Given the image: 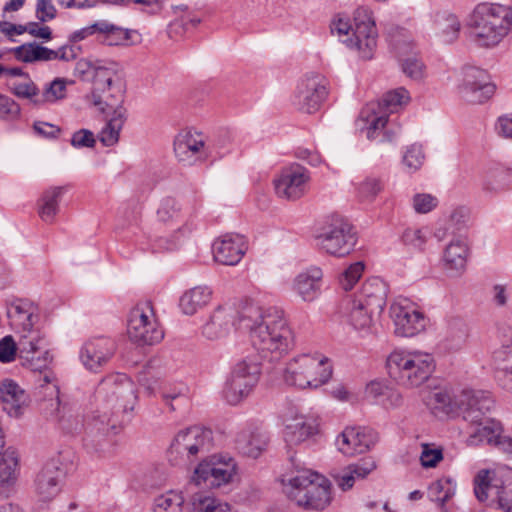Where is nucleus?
Segmentation results:
<instances>
[{
	"instance_id": "b1692460",
	"label": "nucleus",
	"mask_w": 512,
	"mask_h": 512,
	"mask_svg": "<svg viewBox=\"0 0 512 512\" xmlns=\"http://www.w3.org/2000/svg\"><path fill=\"white\" fill-rule=\"evenodd\" d=\"M12 51L17 60L25 63L51 60L69 62L77 57L76 49L70 45H64L53 50L33 42L23 44Z\"/></svg>"
},
{
	"instance_id": "cd10ccee",
	"label": "nucleus",
	"mask_w": 512,
	"mask_h": 512,
	"mask_svg": "<svg viewBox=\"0 0 512 512\" xmlns=\"http://www.w3.org/2000/svg\"><path fill=\"white\" fill-rule=\"evenodd\" d=\"M0 399L4 411L15 418L21 417L30 404L28 393L11 379L0 383Z\"/></svg>"
},
{
	"instance_id": "58836bf2",
	"label": "nucleus",
	"mask_w": 512,
	"mask_h": 512,
	"mask_svg": "<svg viewBox=\"0 0 512 512\" xmlns=\"http://www.w3.org/2000/svg\"><path fill=\"white\" fill-rule=\"evenodd\" d=\"M461 24L458 18L449 13L436 14L433 22V30L438 40L444 44L454 42L460 33Z\"/></svg>"
},
{
	"instance_id": "72a5a7b5",
	"label": "nucleus",
	"mask_w": 512,
	"mask_h": 512,
	"mask_svg": "<svg viewBox=\"0 0 512 512\" xmlns=\"http://www.w3.org/2000/svg\"><path fill=\"white\" fill-rule=\"evenodd\" d=\"M101 390L111 391L112 396L117 402H120L124 410L132 409L137 399L135 385L125 374H119L106 380L102 384Z\"/></svg>"
},
{
	"instance_id": "bb28decb",
	"label": "nucleus",
	"mask_w": 512,
	"mask_h": 512,
	"mask_svg": "<svg viewBox=\"0 0 512 512\" xmlns=\"http://www.w3.org/2000/svg\"><path fill=\"white\" fill-rule=\"evenodd\" d=\"M284 437L289 444H299L317 431V422L313 417L301 414L295 408L289 409L284 416Z\"/></svg>"
},
{
	"instance_id": "49530a36",
	"label": "nucleus",
	"mask_w": 512,
	"mask_h": 512,
	"mask_svg": "<svg viewBox=\"0 0 512 512\" xmlns=\"http://www.w3.org/2000/svg\"><path fill=\"white\" fill-rule=\"evenodd\" d=\"M117 72V64L114 62L98 61L95 66L91 80L93 82L92 91L105 92L106 88L113 89V79Z\"/></svg>"
},
{
	"instance_id": "f03ea898",
	"label": "nucleus",
	"mask_w": 512,
	"mask_h": 512,
	"mask_svg": "<svg viewBox=\"0 0 512 512\" xmlns=\"http://www.w3.org/2000/svg\"><path fill=\"white\" fill-rule=\"evenodd\" d=\"M386 297L385 283L376 277L368 279L359 291L344 299L342 316L355 331L367 334L383 312Z\"/></svg>"
},
{
	"instance_id": "0e129e2a",
	"label": "nucleus",
	"mask_w": 512,
	"mask_h": 512,
	"mask_svg": "<svg viewBox=\"0 0 512 512\" xmlns=\"http://www.w3.org/2000/svg\"><path fill=\"white\" fill-rule=\"evenodd\" d=\"M412 204L416 213L425 214L436 208L438 199L431 194L418 193L413 196Z\"/></svg>"
},
{
	"instance_id": "a878e982",
	"label": "nucleus",
	"mask_w": 512,
	"mask_h": 512,
	"mask_svg": "<svg viewBox=\"0 0 512 512\" xmlns=\"http://www.w3.org/2000/svg\"><path fill=\"white\" fill-rule=\"evenodd\" d=\"M377 441V434L364 427H347L337 437L338 450L346 456H354L366 452Z\"/></svg>"
},
{
	"instance_id": "338daca9",
	"label": "nucleus",
	"mask_w": 512,
	"mask_h": 512,
	"mask_svg": "<svg viewBox=\"0 0 512 512\" xmlns=\"http://www.w3.org/2000/svg\"><path fill=\"white\" fill-rule=\"evenodd\" d=\"M403 72L414 80H419L424 76V64L416 57H406L401 59Z\"/></svg>"
},
{
	"instance_id": "f704fd0d",
	"label": "nucleus",
	"mask_w": 512,
	"mask_h": 512,
	"mask_svg": "<svg viewBox=\"0 0 512 512\" xmlns=\"http://www.w3.org/2000/svg\"><path fill=\"white\" fill-rule=\"evenodd\" d=\"M62 471L55 462L47 463L36 478V490L41 500L49 501L60 491Z\"/></svg>"
},
{
	"instance_id": "bf43d9fd",
	"label": "nucleus",
	"mask_w": 512,
	"mask_h": 512,
	"mask_svg": "<svg viewBox=\"0 0 512 512\" xmlns=\"http://www.w3.org/2000/svg\"><path fill=\"white\" fill-rule=\"evenodd\" d=\"M426 228L408 227L402 234V241L406 246L416 250H423L428 237Z\"/></svg>"
},
{
	"instance_id": "f8f14e48",
	"label": "nucleus",
	"mask_w": 512,
	"mask_h": 512,
	"mask_svg": "<svg viewBox=\"0 0 512 512\" xmlns=\"http://www.w3.org/2000/svg\"><path fill=\"white\" fill-rule=\"evenodd\" d=\"M356 242L353 226L340 215L330 216L317 236L318 246L336 257L348 255L354 249Z\"/></svg>"
},
{
	"instance_id": "aec40b11",
	"label": "nucleus",
	"mask_w": 512,
	"mask_h": 512,
	"mask_svg": "<svg viewBox=\"0 0 512 512\" xmlns=\"http://www.w3.org/2000/svg\"><path fill=\"white\" fill-rule=\"evenodd\" d=\"M496 86L490 81L488 73L480 68L463 69V79L459 86L460 97L470 104H481L495 93Z\"/></svg>"
},
{
	"instance_id": "5fc2aeb1",
	"label": "nucleus",
	"mask_w": 512,
	"mask_h": 512,
	"mask_svg": "<svg viewBox=\"0 0 512 512\" xmlns=\"http://www.w3.org/2000/svg\"><path fill=\"white\" fill-rule=\"evenodd\" d=\"M455 490L456 484L452 479L442 478L431 483L428 491L432 500L438 502L443 508L445 503L453 497Z\"/></svg>"
},
{
	"instance_id": "774afa93",
	"label": "nucleus",
	"mask_w": 512,
	"mask_h": 512,
	"mask_svg": "<svg viewBox=\"0 0 512 512\" xmlns=\"http://www.w3.org/2000/svg\"><path fill=\"white\" fill-rule=\"evenodd\" d=\"M18 353V342L16 343L12 336H5L0 340V361L9 363L15 359Z\"/></svg>"
},
{
	"instance_id": "a18cd8bd",
	"label": "nucleus",
	"mask_w": 512,
	"mask_h": 512,
	"mask_svg": "<svg viewBox=\"0 0 512 512\" xmlns=\"http://www.w3.org/2000/svg\"><path fill=\"white\" fill-rule=\"evenodd\" d=\"M511 179L512 169L502 166L490 167L485 172L483 188L488 192H499L510 185Z\"/></svg>"
},
{
	"instance_id": "6e6d98bb",
	"label": "nucleus",
	"mask_w": 512,
	"mask_h": 512,
	"mask_svg": "<svg viewBox=\"0 0 512 512\" xmlns=\"http://www.w3.org/2000/svg\"><path fill=\"white\" fill-rule=\"evenodd\" d=\"M184 497L181 493L169 491L154 500V512H182Z\"/></svg>"
},
{
	"instance_id": "a19ab883",
	"label": "nucleus",
	"mask_w": 512,
	"mask_h": 512,
	"mask_svg": "<svg viewBox=\"0 0 512 512\" xmlns=\"http://www.w3.org/2000/svg\"><path fill=\"white\" fill-rule=\"evenodd\" d=\"M468 338V327L463 319L451 317L446 322L444 345L449 350L461 349Z\"/></svg>"
},
{
	"instance_id": "f257e3e1",
	"label": "nucleus",
	"mask_w": 512,
	"mask_h": 512,
	"mask_svg": "<svg viewBox=\"0 0 512 512\" xmlns=\"http://www.w3.org/2000/svg\"><path fill=\"white\" fill-rule=\"evenodd\" d=\"M240 329L249 333L253 348L269 362H277L295 346L294 332L283 310L247 305L239 315Z\"/></svg>"
},
{
	"instance_id": "13d9d810",
	"label": "nucleus",
	"mask_w": 512,
	"mask_h": 512,
	"mask_svg": "<svg viewBox=\"0 0 512 512\" xmlns=\"http://www.w3.org/2000/svg\"><path fill=\"white\" fill-rule=\"evenodd\" d=\"M10 91L18 98H25L32 101L40 97L39 89L36 84L27 76L25 81H13L8 84Z\"/></svg>"
},
{
	"instance_id": "393cba45",
	"label": "nucleus",
	"mask_w": 512,
	"mask_h": 512,
	"mask_svg": "<svg viewBox=\"0 0 512 512\" xmlns=\"http://www.w3.org/2000/svg\"><path fill=\"white\" fill-rule=\"evenodd\" d=\"M474 492L479 501L483 502L490 498V505H496L505 512H512V490L491 484L488 470H481L475 477Z\"/></svg>"
},
{
	"instance_id": "7c9ffc66",
	"label": "nucleus",
	"mask_w": 512,
	"mask_h": 512,
	"mask_svg": "<svg viewBox=\"0 0 512 512\" xmlns=\"http://www.w3.org/2000/svg\"><path fill=\"white\" fill-rule=\"evenodd\" d=\"M376 469V463L372 458H363L355 463H351L338 472L333 477L337 486L342 491L350 490L358 482L363 481Z\"/></svg>"
},
{
	"instance_id": "2eb2a0df",
	"label": "nucleus",
	"mask_w": 512,
	"mask_h": 512,
	"mask_svg": "<svg viewBox=\"0 0 512 512\" xmlns=\"http://www.w3.org/2000/svg\"><path fill=\"white\" fill-rule=\"evenodd\" d=\"M328 85V80L319 73L305 74L291 97L292 105L303 113H315L328 96Z\"/></svg>"
},
{
	"instance_id": "864d4df0",
	"label": "nucleus",
	"mask_w": 512,
	"mask_h": 512,
	"mask_svg": "<svg viewBox=\"0 0 512 512\" xmlns=\"http://www.w3.org/2000/svg\"><path fill=\"white\" fill-rule=\"evenodd\" d=\"M389 43L397 56L401 59L409 56L414 49L411 35L407 30L402 28H396L393 32L389 33Z\"/></svg>"
},
{
	"instance_id": "c03bdc74",
	"label": "nucleus",
	"mask_w": 512,
	"mask_h": 512,
	"mask_svg": "<svg viewBox=\"0 0 512 512\" xmlns=\"http://www.w3.org/2000/svg\"><path fill=\"white\" fill-rule=\"evenodd\" d=\"M19 475V454L15 448L8 447L0 458V484L10 485Z\"/></svg>"
},
{
	"instance_id": "6e6552de",
	"label": "nucleus",
	"mask_w": 512,
	"mask_h": 512,
	"mask_svg": "<svg viewBox=\"0 0 512 512\" xmlns=\"http://www.w3.org/2000/svg\"><path fill=\"white\" fill-rule=\"evenodd\" d=\"M17 335L18 356L22 365L39 372L38 382L41 387L55 381V375L49 369L53 357L48 350L49 342L46 333L35 326Z\"/></svg>"
},
{
	"instance_id": "ddd939ff",
	"label": "nucleus",
	"mask_w": 512,
	"mask_h": 512,
	"mask_svg": "<svg viewBox=\"0 0 512 512\" xmlns=\"http://www.w3.org/2000/svg\"><path fill=\"white\" fill-rule=\"evenodd\" d=\"M127 333L129 339L138 345H154L163 339L164 331L150 301L139 303L131 310Z\"/></svg>"
},
{
	"instance_id": "a211bd4d",
	"label": "nucleus",
	"mask_w": 512,
	"mask_h": 512,
	"mask_svg": "<svg viewBox=\"0 0 512 512\" xmlns=\"http://www.w3.org/2000/svg\"><path fill=\"white\" fill-rule=\"evenodd\" d=\"M50 384L52 385L51 395H54V398L45 407L47 418L64 433L73 434L81 431L83 418L79 411L71 403L60 399L59 387L55 381Z\"/></svg>"
},
{
	"instance_id": "4be33fe9",
	"label": "nucleus",
	"mask_w": 512,
	"mask_h": 512,
	"mask_svg": "<svg viewBox=\"0 0 512 512\" xmlns=\"http://www.w3.org/2000/svg\"><path fill=\"white\" fill-rule=\"evenodd\" d=\"M309 181L307 169L302 166H291L283 169L275 178V192L282 199L297 200L306 193Z\"/></svg>"
},
{
	"instance_id": "20e7f679",
	"label": "nucleus",
	"mask_w": 512,
	"mask_h": 512,
	"mask_svg": "<svg viewBox=\"0 0 512 512\" xmlns=\"http://www.w3.org/2000/svg\"><path fill=\"white\" fill-rule=\"evenodd\" d=\"M282 484L287 497L305 509L323 510L332 501L330 481L310 469H297Z\"/></svg>"
},
{
	"instance_id": "f3484780",
	"label": "nucleus",
	"mask_w": 512,
	"mask_h": 512,
	"mask_svg": "<svg viewBox=\"0 0 512 512\" xmlns=\"http://www.w3.org/2000/svg\"><path fill=\"white\" fill-rule=\"evenodd\" d=\"M236 473V463L231 457L212 456L195 469L192 481L196 485L214 488L229 483Z\"/></svg>"
},
{
	"instance_id": "ea45409f",
	"label": "nucleus",
	"mask_w": 512,
	"mask_h": 512,
	"mask_svg": "<svg viewBox=\"0 0 512 512\" xmlns=\"http://www.w3.org/2000/svg\"><path fill=\"white\" fill-rule=\"evenodd\" d=\"M91 103L99 112L106 115H114L119 107L123 106V95L119 88L113 85V89L106 88L105 92L91 91L89 96Z\"/></svg>"
},
{
	"instance_id": "4d7b16f0",
	"label": "nucleus",
	"mask_w": 512,
	"mask_h": 512,
	"mask_svg": "<svg viewBox=\"0 0 512 512\" xmlns=\"http://www.w3.org/2000/svg\"><path fill=\"white\" fill-rule=\"evenodd\" d=\"M383 189L380 179L375 177H367L358 184L357 196L363 202H371Z\"/></svg>"
},
{
	"instance_id": "09e8293b",
	"label": "nucleus",
	"mask_w": 512,
	"mask_h": 512,
	"mask_svg": "<svg viewBox=\"0 0 512 512\" xmlns=\"http://www.w3.org/2000/svg\"><path fill=\"white\" fill-rule=\"evenodd\" d=\"M156 216L159 222L172 225L182 217V205L174 197H165L159 203Z\"/></svg>"
},
{
	"instance_id": "4c0bfd02",
	"label": "nucleus",
	"mask_w": 512,
	"mask_h": 512,
	"mask_svg": "<svg viewBox=\"0 0 512 512\" xmlns=\"http://www.w3.org/2000/svg\"><path fill=\"white\" fill-rule=\"evenodd\" d=\"M467 257V243L460 238H456L444 250L443 261L445 268L454 275H460L466 268Z\"/></svg>"
},
{
	"instance_id": "423d86ee",
	"label": "nucleus",
	"mask_w": 512,
	"mask_h": 512,
	"mask_svg": "<svg viewBox=\"0 0 512 512\" xmlns=\"http://www.w3.org/2000/svg\"><path fill=\"white\" fill-rule=\"evenodd\" d=\"M332 32L346 37L342 41L351 49L356 50L363 59H371L377 47V29L372 11L365 6L358 7L354 12V26L348 20L337 19L332 24Z\"/></svg>"
},
{
	"instance_id": "1a4fd4ad",
	"label": "nucleus",
	"mask_w": 512,
	"mask_h": 512,
	"mask_svg": "<svg viewBox=\"0 0 512 512\" xmlns=\"http://www.w3.org/2000/svg\"><path fill=\"white\" fill-rule=\"evenodd\" d=\"M332 367L326 358L302 354L286 365L283 379L286 384L299 389H316L329 381Z\"/></svg>"
},
{
	"instance_id": "6ab92c4d",
	"label": "nucleus",
	"mask_w": 512,
	"mask_h": 512,
	"mask_svg": "<svg viewBox=\"0 0 512 512\" xmlns=\"http://www.w3.org/2000/svg\"><path fill=\"white\" fill-rule=\"evenodd\" d=\"M174 154L178 162L185 166H194L209 160L210 151L206 146V137L198 131H182L175 137Z\"/></svg>"
},
{
	"instance_id": "c85d7f7f",
	"label": "nucleus",
	"mask_w": 512,
	"mask_h": 512,
	"mask_svg": "<svg viewBox=\"0 0 512 512\" xmlns=\"http://www.w3.org/2000/svg\"><path fill=\"white\" fill-rule=\"evenodd\" d=\"M247 247L244 237L238 234H225L213 244L216 262L223 265H236L245 254Z\"/></svg>"
},
{
	"instance_id": "2f4dec72",
	"label": "nucleus",
	"mask_w": 512,
	"mask_h": 512,
	"mask_svg": "<svg viewBox=\"0 0 512 512\" xmlns=\"http://www.w3.org/2000/svg\"><path fill=\"white\" fill-rule=\"evenodd\" d=\"M7 317L16 334L36 326L39 320L38 308L25 300H16L8 305Z\"/></svg>"
},
{
	"instance_id": "37998d69",
	"label": "nucleus",
	"mask_w": 512,
	"mask_h": 512,
	"mask_svg": "<svg viewBox=\"0 0 512 512\" xmlns=\"http://www.w3.org/2000/svg\"><path fill=\"white\" fill-rule=\"evenodd\" d=\"M127 119V109L119 107L114 115H111L106 125L100 131L98 137L104 146H113L119 140L120 131Z\"/></svg>"
},
{
	"instance_id": "c9c22d12",
	"label": "nucleus",
	"mask_w": 512,
	"mask_h": 512,
	"mask_svg": "<svg viewBox=\"0 0 512 512\" xmlns=\"http://www.w3.org/2000/svg\"><path fill=\"white\" fill-rule=\"evenodd\" d=\"M465 393H475L474 391H463L455 399L446 390H436L429 394L426 400L427 406L433 411L435 415L443 413L451 415L467 408V400L462 403L461 398Z\"/></svg>"
},
{
	"instance_id": "9d476101",
	"label": "nucleus",
	"mask_w": 512,
	"mask_h": 512,
	"mask_svg": "<svg viewBox=\"0 0 512 512\" xmlns=\"http://www.w3.org/2000/svg\"><path fill=\"white\" fill-rule=\"evenodd\" d=\"M410 94L404 87L388 91L380 103H369L360 112L358 123L367 130V138L375 139L378 131L387 124L386 112L394 113L410 102Z\"/></svg>"
},
{
	"instance_id": "0eeeda50",
	"label": "nucleus",
	"mask_w": 512,
	"mask_h": 512,
	"mask_svg": "<svg viewBox=\"0 0 512 512\" xmlns=\"http://www.w3.org/2000/svg\"><path fill=\"white\" fill-rule=\"evenodd\" d=\"M466 400L467 408L464 410L463 419L470 424L467 445L477 446L486 442L493 446L503 428L500 422L485 417L492 406L491 399L481 393H465L461 401L464 403Z\"/></svg>"
},
{
	"instance_id": "69168bd1",
	"label": "nucleus",
	"mask_w": 512,
	"mask_h": 512,
	"mask_svg": "<svg viewBox=\"0 0 512 512\" xmlns=\"http://www.w3.org/2000/svg\"><path fill=\"white\" fill-rule=\"evenodd\" d=\"M21 113L20 106L12 98L0 94V119L15 120Z\"/></svg>"
},
{
	"instance_id": "5701e85b",
	"label": "nucleus",
	"mask_w": 512,
	"mask_h": 512,
	"mask_svg": "<svg viewBox=\"0 0 512 512\" xmlns=\"http://www.w3.org/2000/svg\"><path fill=\"white\" fill-rule=\"evenodd\" d=\"M116 351V343L108 337H94L81 347L79 358L84 367L97 372L105 366Z\"/></svg>"
},
{
	"instance_id": "473e14b6",
	"label": "nucleus",
	"mask_w": 512,
	"mask_h": 512,
	"mask_svg": "<svg viewBox=\"0 0 512 512\" xmlns=\"http://www.w3.org/2000/svg\"><path fill=\"white\" fill-rule=\"evenodd\" d=\"M267 444L266 432L258 427H244L235 437V446L239 452L251 458H257L265 450Z\"/></svg>"
},
{
	"instance_id": "79ce46f5",
	"label": "nucleus",
	"mask_w": 512,
	"mask_h": 512,
	"mask_svg": "<svg viewBox=\"0 0 512 512\" xmlns=\"http://www.w3.org/2000/svg\"><path fill=\"white\" fill-rule=\"evenodd\" d=\"M63 192L62 187H52L43 192L38 201V213L44 222L52 223L54 221Z\"/></svg>"
},
{
	"instance_id": "e433bc0d",
	"label": "nucleus",
	"mask_w": 512,
	"mask_h": 512,
	"mask_svg": "<svg viewBox=\"0 0 512 512\" xmlns=\"http://www.w3.org/2000/svg\"><path fill=\"white\" fill-rule=\"evenodd\" d=\"M212 299V290L205 285L195 286L183 293L179 307L186 315H194L203 309Z\"/></svg>"
},
{
	"instance_id": "9b49d317",
	"label": "nucleus",
	"mask_w": 512,
	"mask_h": 512,
	"mask_svg": "<svg viewBox=\"0 0 512 512\" xmlns=\"http://www.w3.org/2000/svg\"><path fill=\"white\" fill-rule=\"evenodd\" d=\"M212 446V431L201 426H191L178 431L168 448L169 461L175 465L191 461Z\"/></svg>"
},
{
	"instance_id": "603ef678",
	"label": "nucleus",
	"mask_w": 512,
	"mask_h": 512,
	"mask_svg": "<svg viewBox=\"0 0 512 512\" xmlns=\"http://www.w3.org/2000/svg\"><path fill=\"white\" fill-rule=\"evenodd\" d=\"M207 149L210 151L209 160L216 161L229 154L234 147L232 134L225 132L215 136L211 140L206 139Z\"/></svg>"
},
{
	"instance_id": "680f3d73",
	"label": "nucleus",
	"mask_w": 512,
	"mask_h": 512,
	"mask_svg": "<svg viewBox=\"0 0 512 512\" xmlns=\"http://www.w3.org/2000/svg\"><path fill=\"white\" fill-rule=\"evenodd\" d=\"M160 396L170 412H174L188 403L187 396L181 390L163 388Z\"/></svg>"
},
{
	"instance_id": "412c9836",
	"label": "nucleus",
	"mask_w": 512,
	"mask_h": 512,
	"mask_svg": "<svg viewBox=\"0 0 512 512\" xmlns=\"http://www.w3.org/2000/svg\"><path fill=\"white\" fill-rule=\"evenodd\" d=\"M238 310L232 304L219 305L210 314L208 320L202 326L201 333L208 340H220L230 334L232 329L241 330Z\"/></svg>"
},
{
	"instance_id": "39448f33",
	"label": "nucleus",
	"mask_w": 512,
	"mask_h": 512,
	"mask_svg": "<svg viewBox=\"0 0 512 512\" xmlns=\"http://www.w3.org/2000/svg\"><path fill=\"white\" fill-rule=\"evenodd\" d=\"M435 366L434 356L420 349H395L387 358L389 375L406 388H416L425 383Z\"/></svg>"
},
{
	"instance_id": "de8ad7c7",
	"label": "nucleus",
	"mask_w": 512,
	"mask_h": 512,
	"mask_svg": "<svg viewBox=\"0 0 512 512\" xmlns=\"http://www.w3.org/2000/svg\"><path fill=\"white\" fill-rule=\"evenodd\" d=\"M130 39L127 29L116 26L109 21H100L99 42L108 46L124 45Z\"/></svg>"
},
{
	"instance_id": "7ed1b4c3",
	"label": "nucleus",
	"mask_w": 512,
	"mask_h": 512,
	"mask_svg": "<svg viewBox=\"0 0 512 512\" xmlns=\"http://www.w3.org/2000/svg\"><path fill=\"white\" fill-rule=\"evenodd\" d=\"M467 26L470 37L479 46H495L512 30V6L479 3L470 13Z\"/></svg>"
},
{
	"instance_id": "4468645a",
	"label": "nucleus",
	"mask_w": 512,
	"mask_h": 512,
	"mask_svg": "<svg viewBox=\"0 0 512 512\" xmlns=\"http://www.w3.org/2000/svg\"><path fill=\"white\" fill-rule=\"evenodd\" d=\"M260 373V364L251 359L246 358L236 363L223 391L226 401L237 405L247 398L257 385Z\"/></svg>"
},
{
	"instance_id": "8fccbe9b",
	"label": "nucleus",
	"mask_w": 512,
	"mask_h": 512,
	"mask_svg": "<svg viewBox=\"0 0 512 512\" xmlns=\"http://www.w3.org/2000/svg\"><path fill=\"white\" fill-rule=\"evenodd\" d=\"M71 83L72 81L66 78H55L46 86L40 97L34 99V105L40 106L45 103H55L64 99L66 97L67 85Z\"/></svg>"
},
{
	"instance_id": "3c124183",
	"label": "nucleus",
	"mask_w": 512,
	"mask_h": 512,
	"mask_svg": "<svg viewBox=\"0 0 512 512\" xmlns=\"http://www.w3.org/2000/svg\"><path fill=\"white\" fill-rule=\"evenodd\" d=\"M192 507V512H231V507L228 503L203 493L193 495Z\"/></svg>"
},
{
	"instance_id": "e2e57ef3",
	"label": "nucleus",
	"mask_w": 512,
	"mask_h": 512,
	"mask_svg": "<svg viewBox=\"0 0 512 512\" xmlns=\"http://www.w3.org/2000/svg\"><path fill=\"white\" fill-rule=\"evenodd\" d=\"M364 271L363 262H355L351 264L339 278L340 286L348 291L350 290L360 279Z\"/></svg>"
},
{
	"instance_id": "dca6fc26",
	"label": "nucleus",
	"mask_w": 512,
	"mask_h": 512,
	"mask_svg": "<svg viewBox=\"0 0 512 512\" xmlns=\"http://www.w3.org/2000/svg\"><path fill=\"white\" fill-rule=\"evenodd\" d=\"M395 334L401 337H414L426 330L428 319L417 304L401 299L390 307Z\"/></svg>"
},
{
	"instance_id": "052dcab7",
	"label": "nucleus",
	"mask_w": 512,
	"mask_h": 512,
	"mask_svg": "<svg viewBox=\"0 0 512 512\" xmlns=\"http://www.w3.org/2000/svg\"><path fill=\"white\" fill-rule=\"evenodd\" d=\"M425 160L423 148L419 144L408 146L403 154V164L410 172L421 168Z\"/></svg>"
},
{
	"instance_id": "c756f323",
	"label": "nucleus",
	"mask_w": 512,
	"mask_h": 512,
	"mask_svg": "<svg viewBox=\"0 0 512 512\" xmlns=\"http://www.w3.org/2000/svg\"><path fill=\"white\" fill-rule=\"evenodd\" d=\"M323 271L316 266L298 273L293 280L292 290L303 301L312 302L321 293Z\"/></svg>"
}]
</instances>
